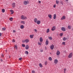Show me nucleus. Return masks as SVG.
Wrapping results in <instances>:
<instances>
[{
  "instance_id": "obj_15",
  "label": "nucleus",
  "mask_w": 73,
  "mask_h": 73,
  "mask_svg": "<svg viewBox=\"0 0 73 73\" xmlns=\"http://www.w3.org/2000/svg\"><path fill=\"white\" fill-rule=\"evenodd\" d=\"M48 17L50 19H52V15L49 14L48 15Z\"/></svg>"
},
{
  "instance_id": "obj_53",
  "label": "nucleus",
  "mask_w": 73,
  "mask_h": 73,
  "mask_svg": "<svg viewBox=\"0 0 73 73\" xmlns=\"http://www.w3.org/2000/svg\"><path fill=\"white\" fill-rule=\"evenodd\" d=\"M46 47H45V49H46Z\"/></svg>"
},
{
  "instance_id": "obj_50",
  "label": "nucleus",
  "mask_w": 73,
  "mask_h": 73,
  "mask_svg": "<svg viewBox=\"0 0 73 73\" xmlns=\"http://www.w3.org/2000/svg\"><path fill=\"white\" fill-rule=\"evenodd\" d=\"M1 61H3V60H2V59H1Z\"/></svg>"
},
{
  "instance_id": "obj_4",
  "label": "nucleus",
  "mask_w": 73,
  "mask_h": 73,
  "mask_svg": "<svg viewBox=\"0 0 73 73\" xmlns=\"http://www.w3.org/2000/svg\"><path fill=\"white\" fill-rule=\"evenodd\" d=\"M73 55V53H70L68 56V58H72V56Z\"/></svg>"
},
{
  "instance_id": "obj_29",
  "label": "nucleus",
  "mask_w": 73,
  "mask_h": 73,
  "mask_svg": "<svg viewBox=\"0 0 73 73\" xmlns=\"http://www.w3.org/2000/svg\"><path fill=\"white\" fill-rule=\"evenodd\" d=\"M48 39L50 40H52V38L51 37H49Z\"/></svg>"
},
{
  "instance_id": "obj_40",
  "label": "nucleus",
  "mask_w": 73,
  "mask_h": 73,
  "mask_svg": "<svg viewBox=\"0 0 73 73\" xmlns=\"http://www.w3.org/2000/svg\"><path fill=\"white\" fill-rule=\"evenodd\" d=\"M56 5H54L53 6L54 8H56Z\"/></svg>"
},
{
  "instance_id": "obj_5",
  "label": "nucleus",
  "mask_w": 73,
  "mask_h": 73,
  "mask_svg": "<svg viewBox=\"0 0 73 73\" xmlns=\"http://www.w3.org/2000/svg\"><path fill=\"white\" fill-rule=\"evenodd\" d=\"M50 49L52 50H53L54 49V45L53 44H52L50 46Z\"/></svg>"
},
{
  "instance_id": "obj_7",
  "label": "nucleus",
  "mask_w": 73,
  "mask_h": 73,
  "mask_svg": "<svg viewBox=\"0 0 73 73\" xmlns=\"http://www.w3.org/2000/svg\"><path fill=\"white\" fill-rule=\"evenodd\" d=\"M60 51L57 50L56 52V55L57 56H58L60 55Z\"/></svg>"
},
{
  "instance_id": "obj_28",
  "label": "nucleus",
  "mask_w": 73,
  "mask_h": 73,
  "mask_svg": "<svg viewBox=\"0 0 73 73\" xmlns=\"http://www.w3.org/2000/svg\"><path fill=\"white\" fill-rule=\"evenodd\" d=\"M2 12L3 13H4V12H5V9H2Z\"/></svg>"
},
{
  "instance_id": "obj_37",
  "label": "nucleus",
  "mask_w": 73,
  "mask_h": 73,
  "mask_svg": "<svg viewBox=\"0 0 73 73\" xmlns=\"http://www.w3.org/2000/svg\"><path fill=\"white\" fill-rule=\"evenodd\" d=\"M63 40L64 41H65L66 40V38L64 37L63 38Z\"/></svg>"
},
{
  "instance_id": "obj_44",
  "label": "nucleus",
  "mask_w": 73,
  "mask_h": 73,
  "mask_svg": "<svg viewBox=\"0 0 73 73\" xmlns=\"http://www.w3.org/2000/svg\"><path fill=\"white\" fill-rule=\"evenodd\" d=\"M43 52V50H42V49H41L40 50V52Z\"/></svg>"
},
{
  "instance_id": "obj_8",
  "label": "nucleus",
  "mask_w": 73,
  "mask_h": 73,
  "mask_svg": "<svg viewBox=\"0 0 73 73\" xmlns=\"http://www.w3.org/2000/svg\"><path fill=\"white\" fill-rule=\"evenodd\" d=\"M57 62H58V60L57 59H55L54 60V63L55 64H57Z\"/></svg>"
},
{
  "instance_id": "obj_49",
  "label": "nucleus",
  "mask_w": 73,
  "mask_h": 73,
  "mask_svg": "<svg viewBox=\"0 0 73 73\" xmlns=\"http://www.w3.org/2000/svg\"><path fill=\"white\" fill-rule=\"evenodd\" d=\"M39 3H41V1H38Z\"/></svg>"
},
{
  "instance_id": "obj_35",
  "label": "nucleus",
  "mask_w": 73,
  "mask_h": 73,
  "mask_svg": "<svg viewBox=\"0 0 73 73\" xmlns=\"http://www.w3.org/2000/svg\"><path fill=\"white\" fill-rule=\"evenodd\" d=\"M62 44L64 45H65V42H62Z\"/></svg>"
},
{
  "instance_id": "obj_2",
  "label": "nucleus",
  "mask_w": 73,
  "mask_h": 73,
  "mask_svg": "<svg viewBox=\"0 0 73 73\" xmlns=\"http://www.w3.org/2000/svg\"><path fill=\"white\" fill-rule=\"evenodd\" d=\"M21 18L22 20H26L27 19V17H25L24 15H22L21 17Z\"/></svg>"
},
{
  "instance_id": "obj_1",
  "label": "nucleus",
  "mask_w": 73,
  "mask_h": 73,
  "mask_svg": "<svg viewBox=\"0 0 73 73\" xmlns=\"http://www.w3.org/2000/svg\"><path fill=\"white\" fill-rule=\"evenodd\" d=\"M29 42V40L26 39L25 40H22V42L24 43L25 42V43H28V42Z\"/></svg>"
},
{
  "instance_id": "obj_14",
  "label": "nucleus",
  "mask_w": 73,
  "mask_h": 73,
  "mask_svg": "<svg viewBox=\"0 0 73 73\" xmlns=\"http://www.w3.org/2000/svg\"><path fill=\"white\" fill-rule=\"evenodd\" d=\"M33 36H34V35H30V37L31 38H33Z\"/></svg>"
},
{
  "instance_id": "obj_52",
  "label": "nucleus",
  "mask_w": 73,
  "mask_h": 73,
  "mask_svg": "<svg viewBox=\"0 0 73 73\" xmlns=\"http://www.w3.org/2000/svg\"><path fill=\"white\" fill-rule=\"evenodd\" d=\"M2 57H3V56H3V55H2Z\"/></svg>"
},
{
  "instance_id": "obj_22",
  "label": "nucleus",
  "mask_w": 73,
  "mask_h": 73,
  "mask_svg": "<svg viewBox=\"0 0 73 73\" xmlns=\"http://www.w3.org/2000/svg\"><path fill=\"white\" fill-rule=\"evenodd\" d=\"M21 24H25V21H21Z\"/></svg>"
},
{
  "instance_id": "obj_38",
  "label": "nucleus",
  "mask_w": 73,
  "mask_h": 73,
  "mask_svg": "<svg viewBox=\"0 0 73 73\" xmlns=\"http://www.w3.org/2000/svg\"><path fill=\"white\" fill-rule=\"evenodd\" d=\"M47 64H48L47 61L45 62L44 63L45 65H47Z\"/></svg>"
},
{
  "instance_id": "obj_45",
  "label": "nucleus",
  "mask_w": 73,
  "mask_h": 73,
  "mask_svg": "<svg viewBox=\"0 0 73 73\" xmlns=\"http://www.w3.org/2000/svg\"><path fill=\"white\" fill-rule=\"evenodd\" d=\"M13 33H15L16 32V31L14 30L13 31Z\"/></svg>"
},
{
  "instance_id": "obj_41",
  "label": "nucleus",
  "mask_w": 73,
  "mask_h": 73,
  "mask_svg": "<svg viewBox=\"0 0 73 73\" xmlns=\"http://www.w3.org/2000/svg\"><path fill=\"white\" fill-rule=\"evenodd\" d=\"M34 31H35V32H37V31L36 29H35Z\"/></svg>"
},
{
  "instance_id": "obj_21",
  "label": "nucleus",
  "mask_w": 73,
  "mask_h": 73,
  "mask_svg": "<svg viewBox=\"0 0 73 73\" xmlns=\"http://www.w3.org/2000/svg\"><path fill=\"white\" fill-rule=\"evenodd\" d=\"M46 45H48V44H49V42L48 40H46Z\"/></svg>"
},
{
  "instance_id": "obj_46",
  "label": "nucleus",
  "mask_w": 73,
  "mask_h": 73,
  "mask_svg": "<svg viewBox=\"0 0 73 73\" xmlns=\"http://www.w3.org/2000/svg\"><path fill=\"white\" fill-rule=\"evenodd\" d=\"M64 71H66V69H65V68H64Z\"/></svg>"
},
{
  "instance_id": "obj_26",
  "label": "nucleus",
  "mask_w": 73,
  "mask_h": 73,
  "mask_svg": "<svg viewBox=\"0 0 73 73\" xmlns=\"http://www.w3.org/2000/svg\"><path fill=\"white\" fill-rule=\"evenodd\" d=\"M39 65L40 67V68H42V65L41 64V63L39 64Z\"/></svg>"
},
{
  "instance_id": "obj_39",
  "label": "nucleus",
  "mask_w": 73,
  "mask_h": 73,
  "mask_svg": "<svg viewBox=\"0 0 73 73\" xmlns=\"http://www.w3.org/2000/svg\"><path fill=\"white\" fill-rule=\"evenodd\" d=\"M12 42H15V39H13V40Z\"/></svg>"
},
{
  "instance_id": "obj_12",
  "label": "nucleus",
  "mask_w": 73,
  "mask_h": 73,
  "mask_svg": "<svg viewBox=\"0 0 73 73\" xmlns=\"http://www.w3.org/2000/svg\"><path fill=\"white\" fill-rule=\"evenodd\" d=\"M56 29V27L55 26H54L52 27V29L51 30L52 31H54Z\"/></svg>"
},
{
  "instance_id": "obj_25",
  "label": "nucleus",
  "mask_w": 73,
  "mask_h": 73,
  "mask_svg": "<svg viewBox=\"0 0 73 73\" xmlns=\"http://www.w3.org/2000/svg\"><path fill=\"white\" fill-rule=\"evenodd\" d=\"M68 29H71V26L70 25L68 26Z\"/></svg>"
},
{
  "instance_id": "obj_51",
  "label": "nucleus",
  "mask_w": 73,
  "mask_h": 73,
  "mask_svg": "<svg viewBox=\"0 0 73 73\" xmlns=\"http://www.w3.org/2000/svg\"><path fill=\"white\" fill-rule=\"evenodd\" d=\"M66 1H68V0H65Z\"/></svg>"
},
{
  "instance_id": "obj_36",
  "label": "nucleus",
  "mask_w": 73,
  "mask_h": 73,
  "mask_svg": "<svg viewBox=\"0 0 73 73\" xmlns=\"http://www.w3.org/2000/svg\"><path fill=\"white\" fill-rule=\"evenodd\" d=\"M38 45H41V43L40 42H38Z\"/></svg>"
},
{
  "instance_id": "obj_30",
  "label": "nucleus",
  "mask_w": 73,
  "mask_h": 73,
  "mask_svg": "<svg viewBox=\"0 0 73 73\" xmlns=\"http://www.w3.org/2000/svg\"><path fill=\"white\" fill-rule=\"evenodd\" d=\"M13 19V18L11 17L9 19V20H10V21H12Z\"/></svg>"
},
{
  "instance_id": "obj_34",
  "label": "nucleus",
  "mask_w": 73,
  "mask_h": 73,
  "mask_svg": "<svg viewBox=\"0 0 73 73\" xmlns=\"http://www.w3.org/2000/svg\"><path fill=\"white\" fill-rule=\"evenodd\" d=\"M2 29L3 31H5L6 29L5 28H2Z\"/></svg>"
},
{
  "instance_id": "obj_24",
  "label": "nucleus",
  "mask_w": 73,
  "mask_h": 73,
  "mask_svg": "<svg viewBox=\"0 0 73 73\" xmlns=\"http://www.w3.org/2000/svg\"><path fill=\"white\" fill-rule=\"evenodd\" d=\"M50 30L49 29H48L46 31V33H48L49 32Z\"/></svg>"
},
{
  "instance_id": "obj_32",
  "label": "nucleus",
  "mask_w": 73,
  "mask_h": 73,
  "mask_svg": "<svg viewBox=\"0 0 73 73\" xmlns=\"http://www.w3.org/2000/svg\"><path fill=\"white\" fill-rule=\"evenodd\" d=\"M25 53L26 54H28L29 53L27 51H26L25 52Z\"/></svg>"
},
{
  "instance_id": "obj_19",
  "label": "nucleus",
  "mask_w": 73,
  "mask_h": 73,
  "mask_svg": "<svg viewBox=\"0 0 73 73\" xmlns=\"http://www.w3.org/2000/svg\"><path fill=\"white\" fill-rule=\"evenodd\" d=\"M15 3H13L12 4V7L13 8H15Z\"/></svg>"
},
{
  "instance_id": "obj_33",
  "label": "nucleus",
  "mask_w": 73,
  "mask_h": 73,
  "mask_svg": "<svg viewBox=\"0 0 73 73\" xmlns=\"http://www.w3.org/2000/svg\"><path fill=\"white\" fill-rule=\"evenodd\" d=\"M56 3L57 4H58L59 3V1L56 0Z\"/></svg>"
},
{
  "instance_id": "obj_56",
  "label": "nucleus",
  "mask_w": 73,
  "mask_h": 73,
  "mask_svg": "<svg viewBox=\"0 0 73 73\" xmlns=\"http://www.w3.org/2000/svg\"><path fill=\"white\" fill-rule=\"evenodd\" d=\"M6 52H7V50H6Z\"/></svg>"
},
{
  "instance_id": "obj_3",
  "label": "nucleus",
  "mask_w": 73,
  "mask_h": 73,
  "mask_svg": "<svg viewBox=\"0 0 73 73\" xmlns=\"http://www.w3.org/2000/svg\"><path fill=\"white\" fill-rule=\"evenodd\" d=\"M28 4H29V1H25L23 2V4L25 5H27Z\"/></svg>"
},
{
  "instance_id": "obj_9",
  "label": "nucleus",
  "mask_w": 73,
  "mask_h": 73,
  "mask_svg": "<svg viewBox=\"0 0 73 73\" xmlns=\"http://www.w3.org/2000/svg\"><path fill=\"white\" fill-rule=\"evenodd\" d=\"M39 40L40 42H42L43 41V39H42V37H41L40 38Z\"/></svg>"
},
{
  "instance_id": "obj_54",
  "label": "nucleus",
  "mask_w": 73,
  "mask_h": 73,
  "mask_svg": "<svg viewBox=\"0 0 73 73\" xmlns=\"http://www.w3.org/2000/svg\"><path fill=\"white\" fill-rule=\"evenodd\" d=\"M72 30H73V27L72 28Z\"/></svg>"
},
{
  "instance_id": "obj_23",
  "label": "nucleus",
  "mask_w": 73,
  "mask_h": 73,
  "mask_svg": "<svg viewBox=\"0 0 73 73\" xmlns=\"http://www.w3.org/2000/svg\"><path fill=\"white\" fill-rule=\"evenodd\" d=\"M20 28H21V29H23V28H24V26L23 25H21L20 26Z\"/></svg>"
},
{
  "instance_id": "obj_42",
  "label": "nucleus",
  "mask_w": 73,
  "mask_h": 73,
  "mask_svg": "<svg viewBox=\"0 0 73 73\" xmlns=\"http://www.w3.org/2000/svg\"><path fill=\"white\" fill-rule=\"evenodd\" d=\"M62 35H63V34L61 33L60 34V36H62Z\"/></svg>"
},
{
  "instance_id": "obj_43",
  "label": "nucleus",
  "mask_w": 73,
  "mask_h": 73,
  "mask_svg": "<svg viewBox=\"0 0 73 73\" xmlns=\"http://www.w3.org/2000/svg\"><path fill=\"white\" fill-rule=\"evenodd\" d=\"M32 73H35V72L34 70L32 71Z\"/></svg>"
},
{
  "instance_id": "obj_13",
  "label": "nucleus",
  "mask_w": 73,
  "mask_h": 73,
  "mask_svg": "<svg viewBox=\"0 0 73 73\" xmlns=\"http://www.w3.org/2000/svg\"><path fill=\"white\" fill-rule=\"evenodd\" d=\"M14 48L15 49H18V47H17V45H15Z\"/></svg>"
},
{
  "instance_id": "obj_16",
  "label": "nucleus",
  "mask_w": 73,
  "mask_h": 73,
  "mask_svg": "<svg viewBox=\"0 0 73 73\" xmlns=\"http://www.w3.org/2000/svg\"><path fill=\"white\" fill-rule=\"evenodd\" d=\"M26 49H29V46L28 45H26L25 46Z\"/></svg>"
},
{
  "instance_id": "obj_17",
  "label": "nucleus",
  "mask_w": 73,
  "mask_h": 73,
  "mask_svg": "<svg viewBox=\"0 0 73 73\" xmlns=\"http://www.w3.org/2000/svg\"><path fill=\"white\" fill-rule=\"evenodd\" d=\"M36 23L37 24H40L41 23V22L40 21H38Z\"/></svg>"
},
{
  "instance_id": "obj_11",
  "label": "nucleus",
  "mask_w": 73,
  "mask_h": 73,
  "mask_svg": "<svg viewBox=\"0 0 73 73\" xmlns=\"http://www.w3.org/2000/svg\"><path fill=\"white\" fill-rule=\"evenodd\" d=\"M10 11L11 12V15H13V14L14 13V11H13V10H11Z\"/></svg>"
},
{
  "instance_id": "obj_20",
  "label": "nucleus",
  "mask_w": 73,
  "mask_h": 73,
  "mask_svg": "<svg viewBox=\"0 0 73 73\" xmlns=\"http://www.w3.org/2000/svg\"><path fill=\"white\" fill-rule=\"evenodd\" d=\"M53 18L54 19H56V14H54Z\"/></svg>"
},
{
  "instance_id": "obj_47",
  "label": "nucleus",
  "mask_w": 73,
  "mask_h": 73,
  "mask_svg": "<svg viewBox=\"0 0 73 73\" xmlns=\"http://www.w3.org/2000/svg\"><path fill=\"white\" fill-rule=\"evenodd\" d=\"M22 59V58H21L19 59V60H21V59Z\"/></svg>"
},
{
  "instance_id": "obj_31",
  "label": "nucleus",
  "mask_w": 73,
  "mask_h": 73,
  "mask_svg": "<svg viewBox=\"0 0 73 73\" xmlns=\"http://www.w3.org/2000/svg\"><path fill=\"white\" fill-rule=\"evenodd\" d=\"M22 46L23 47H25V45L24 44H22Z\"/></svg>"
},
{
  "instance_id": "obj_55",
  "label": "nucleus",
  "mask_w": 73,
  "mask_h": 73,
  "mask_svg": "<svg viewBox=\"0 0 73 73\" xmlns=\"http://www.w3.org/2000/svg\"><path fill=\"white\" fill-rule=\"evenodd\" d=\"M64 73H66V72H65V71H64Z\"/></svg>"
},
{
  "instance_id": "obj_10",
  "label": "nucleus",
  "mask_w": 73,
  "mask_h": 73,
  "mask_svg": "<svg viewBox=\"0 0 73 73\" xmlns=\"http://www.w3.org/2000/svg\"><path fill=\"white\" fill-rule=\"evenodd\" d=\"M38 21V20H37V19L36 18H35L34 19V21L35 23H36Z\"/></svg>"
},
{
  "instance_id": "obj_6",
  "label": "nucleus",
  "mask_w": 73,
  "mask_h": 73,
  "mask_svg": "<svg viewBox=\"0 0 73 73\" xmlns=\"http://www.w3.org/2000/svg\"><path fill=\"white\" fill-rule=\"evenodd\" d=\"M66 19V17H65V16H63L61 18V19L62 20H64V19Z\"/></svg>"
},
{
  "instance_id": "obj_18",
  "label": "nucleus",
  "mask_w": 73,
  "mask_h": 73,
  "mask_svg": "<svg viewBox=\"0 0 73 73\" xmlns=\"http://www.w3.org/2000/svg\"><path fill=\"white\" fill-rule=\"evenodd\" d=\"M61 29L63 31H66L65 29V28L64 27H62L61 28Z\"/></svg>"
},
{
  "instance_id": "obj_48",
  "label": "nucleus",
  "mask_w": 73,
  "mask_h": 73,
  "mask_svg": "<svg viewBox=\"0 0 73 73\" xmlns=\"http://www.w3.org/2000/svg\"><path fill=\"white\" fill-rule=\"evenodd\" d=\"M1 33H0V37H1Z\"/></svg>"
},
{
  "instance_id": "obj_27",
  "label": "nucleus",
  "mask_w": 73,
  "mask_h": 73,
  "mask_svg": "<svg viewBox=\"0 0 73 73\" xmlns=\"http://www.w3.org/2000/svg\"><path fill=\"white\" fill-rule=\"evenodd\" d=\"M49 60H50V61H52V58L51 57H50L49 58H48Z\"/></svg>"
}]
</instances>
